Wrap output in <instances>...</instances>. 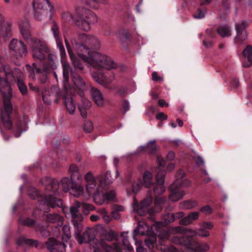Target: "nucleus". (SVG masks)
<instances>
[{
    "instance_id": "obj_1",
    "label": "nucleus",
    "mask_w": 252,
    "mask_h": 252,
    "mask_svg": "<svg viewBox=\"0 0 252 252\" xmlns=\"http://www.w3.org/2000/svg\"><path fill=\"white\" fill-rule=\"evenodd\" d=\"M0 91L2 94L3 105L0 107V130L5 140L8 139L4 137L2 128L10 130L12 127V121L10 115L13 107L11 102V88L7 79L0 78Z\"/></svg>"
},
{
    "instance_id": "obj_2",
    "label": "nucleus",
    "mask_w": 252,
    "mask_h": 252,
    "mask_svg": "<svg viewBox=\"0 0 252 252\" xmlns=\"http://www.w3.org/2000/svg\"><path fill=\"white\" fill-rule=\"evenodd\" d=\"M78 56L96 69H111L117 67L116 63L111 58L98 52H93L88 55L79 53Z\"/></svg>"
},
{
    "instance_id": "obj_3",
    "label": "nucleus",
    "mask_w": 252,
    "mask_h": 252,
    "mask_svg": "<svg viewBox=\"0 0 252 252\" xmlns=\"http://www.w3.org/2000/svg\"><path fill=\"white\" fill-rule=\"evenodd\" d=\"M42 182L46 185V189L49 192V194L45 195L42 201L44 204L52 208L56 206L62 207L63 206L62 200L56 197L58 194L59 182L55 179L49 177L46 178Z\"/></svg>"
},
{
    "instance_id": "obj_4",
    "label": "nucleus",
    "mask_w": 252,
    "mask_h": 252,
    "mask_svg": "<svg viewBox=\"0 0 252 252\" xmlns=\"http://www.w3.org/2000/svg\"><path fill=\"white\" fill-rule=\"evenodd\" d=\"M76 25L81 30L85 31H89L91 29V24L97 22L96 15L84 7L76 8Z\"/></svg>"
},
{
    "instance_id": "obj_5",
    "label": "nucleus",
    "mask_w": 252,
    "mask_h": 252,
    "mask_svg": "<svg viewBox=\"0 0 252 252\" xmlns=\"http://www.w3.org/2000/svg\"><path fill=\"white\" fill-rule=\"evenodd\" d=\"M78 37L82 44L79 47L78 54L81 53L88 55L93 52L91 51V49H94L99 47V41L95 36L85 33H80Z\"/></svg>"
},
{
    "instance_id": "obj_6",
    "label": "nucleus",
    "mask_w": 252,
    "mask_h": 252,
    "mask_svg": "<svg viewBox=\"0 0 252 252\" xmlns=\"http://www.w3.org/2000/svg\"><path fill=\"white\" fill-rule=\"evenodd\" d=\"M29 43L32 48V57L35 60L41 61L45 59L49 52V49L43 41L36 37H32Z\"/></svg>"
},
{
    "instance_id": "obj_7",
    "label": "nucleus",
    "mask_w": 252,
    "mask_h": 252,
    "mask_svg": "<svg viewBox=\"0 0 252 252\" xmlns=\"http://www.w3.org/2000/svg\"><path fill=\"white\" fill-rule=\"evenodd\" d=\"M86 190L89 195L94 196V202L98 205L102 204L104 202V197L101 194L102 191L101 187H97L95 182L86 183Z\"/></svg>"
},
{
    "instance_id": "obj_8",
    "label": "nucleus",
    "mask_w": 252,
    "mask_h": 252,
    "mask_svg": "<svg viewBox=\"0 0 252 252\" xmlns=\"http://www.w3.org/2000/svg\"><path fill=\"white\" fill-rule=\"evenodd\" d=\"M45 2L50 7V10H51L52 6L49 0H33L34 16L36 20H42L48 13L47 10L44 7L43 3Z\"/></svg>"
},
{
    "instance_id": "obj_9",
    "label": "nucleus",
    "mask_w": 252,
    "mask_h": 252,
    "mask_svg": "<svg viewBox=\"0 0 252 252\" xmlns=\"http://www.w3.org/2000/svg\"><path fill=\"white\" fill-rule=\"evenodd\" d=\"M9 49L20 57L26 56L28 53L26 45L22 40L16 38L11 40L9 44Z\"/></svg>"
},
{
    "instance_id": "obj_10",
    "label": "nucleus",
    "mask_w": 252,
    "mask_h": 252,
    "mask_svg": "<svg viewBox=\"0 0 252 252\" xmlns=\"http://www.w3.org/2000/svg\"><path fill=\"white\" fill-rule=\"evenodd\" d=\"M81 206V203L79 201H76L74 205L70 207V213L72 218V223L78 231L80 228V223L82 221L83 218L79 213V209Z\"/></svg>"
},
{
    "instance_id": "obj_11",
    "label": "nucleus",
    "mask_w": 252,
    "mask_h": 252,
    "mask_svg": "<svg viewBox=\"0 0 252 252\" xmlns=\"http://www.w3.org/2000/svg\"><path fill=\"white\" fill-rule=\"evenodd\" d=\"M165 175V172L161 169L159 170L157 175L156 183L153 186L154 192L157 195H160L165 190L164 186Z\"/></svg>"
},
{
    "instance_id": "obj_12",
    "label": "nucleus",
    "mask_w": 252,
    "mask_h": 252,
    "mask_svg": "<svg viewBox=\"0 0 252 252\" xmlns=\"http://www.w3.org/2000/svg\"><path fill=\"white\" fill-rule=\"evenodd\" d=\"M248 26V24L245 21H241L235 25V30L237 35L235 38V41L237 44H241L247 38V34L245 29Z\"/></svg>"
},
{
    "instance_id": "obj_13",
    "label": "nucleus",
    "mask_w": 252,
    "mask_h": 252,
    "mask_svg": "<svg viewBox=\"0 0 252 252\" xmlns=\"http://www.w3.org/2000/svg\"><path fill=\"white\" fill-rule=\"evenodd\" d=\"M178 183H173L170 187V194L169 199L172 202H176L181 199L185 194V191L177 187Z\"/></svg>"
},
{
    "instance_id": "obj_14",
    "label": "nucleus",
    "mask_w": 252,
    "mask_h": 252,
    "mask_svg": "<svg viewBox=\"0 0 252 252\" xmlns=\"http://www.w3.org/2000/svg\"><path fill=\"white\" fill-rule=\"evenodd\" d=\"M45 244L50 252H63L65 248L64 244L52 238H49Z\"/></svg>"
},
{
    "instance_id": "obj_15",
    "label": "nucleus",
    "mask_w": 252,
    "mask_h": 252,
    "mask_svg": "<svg viewBox=\"0 0 252 252\" xmlns=\"http://www.w3.org/2000/svg\"><path fill=\"white\" fill-rule=\"evenodd\" d=\"M99 245L100 248H95L94 252H112L113 250L116 252H121L122 249L121 245L119 243H115L113 246H111L106 244L103 241L99 243Z\"/></svg>"
},
{
    "instance_id": "obj_16",
    "label": "nucleus",
    "mask_w": 252,
    "mask_h": 252,
    "mask_svg": "<svg viewBox=\"0 0 252 252\" xmlns=\"http://www.w3.org/2000/svg\"><path fill=\"white\" fill-rule=\"evenodd\" d=\"M152 198L150 196L141 201L139 204L134 206V210L140 216H144L147 214V208L152 203Z\"/></svg>"
},
{
    "instance_id": "obj_17",
    "label": "nucleus",
    "mask_w": 252,
    "mask_h": 252,
    "mask_svg": "<svg viewBox=\"0 0 252 252\" xmlns=\"http://www.w3.org/2000/svg\"><path fill=\"white\" fill-rule=\"evenodd\" d=\"M42 94L44 101L47 104L52 101L53 97H55V101L56 102H58V99L60 98L59 90L55 87L51 88L50 92L48 90H45Z\"/></svg>"
},
{
    "instance_id": "obj_18",
    "label": "nucleus",
    "mask_w": 252,
    "mask_h": 252,
    "mask_svg": "<svg viewBox=\"0 0 252 252\" xmlns=\"http://www.w3.org/2000/svg\"><path fill=\"white\" fill-rule=\"evenodd\" d=\"M94 80L102 86H106L110 84L114 79L115 75L112 74L109 77L103 74H98L96 72L92 75Z\"/></svg>"
},
{
    "instance_id": "obj_19",
    "label": "nucleus",
    "mask_w": 252,
    "mask_h": 252,
    "mask_svg": "<svg viewBox=\"0 0 252 252\" xmlns=\"http://www.w3.org/2000/svg\"><path fill=\"white\" fill-rule=\"evenodd\" d=\"M185 173L183 170L178 171L176 174V179L174 183H178L177 187L179 188H187L190 185V182L188 179H184Z\"/></svg>"
},
{
    "instance_id": "obj_20",
    "label": "nucleus",
    "mask_w": 252,
    "mask_h": 252,
    "mask_svg": "<svg viewBox=\"0 0 252 252\" xmlns=\"http://www.w3.org/2000/svg\"><path fill=\"white\" fill-rule=\"evenodd\" d=\"M91 94L94 101L98 106L102 107L104 105V98L99 90L94 88H92Z\"/></svg>"
},
{
    "instance_id": "obj_21",
    "label": "nucleus",
    "mask_w": 252,
    "mask_h": 252,
    "mask_svg": "<svg viewBox=\"0 0 252 252\" xmlns=\"http://www.w3.org/2000/svg\"><path fill=\"white\" fill-rule=\"evenodd\" d=\"M45 220L50 223H57L59 226H62L64 218L57 213L47 214L45 215Z\"/></svg>"
},
{
    "instance_id": "obj_22",
    "label": "nucleus",
    "mask_w": 252,
    "mask_h": 252,
    "mask_svg": "<svg viewBox=\"0 0 252 252\" xmlns=\"http://www.w3.org/2000/svg\"><path fill=\"white\" fill-rule=\"evenodd\" d=\"M71 184L69 191L71 195L75 197H79L83 195L84 189L83 186L76 182L71 183Z\"/></svg>"
},
{
    "instance_id": "obj_23",
    "label": "nucleus",
    "mask_w": 252,
    "mask_h": 252,
    "mask_svg": "<svg viewBox=\"0 0 252 252\" xmlns=\"http://www.w3.org/2000/svg\"><path fill=\"white\" fill-rule=\"evenodd\" d=\"M171 242L172 243L176 245H184L188 249L189 246L191 245V240L188 236H175L172 238Z\"/></svg>"
},
{
    "instance_id": "obj_24",
    "label": "nucleus",
    "mask_w": 252,
    "mask_h": 252,
    "mask_svg": "<svg viewBox=\"0 0 252 252\" xmlns=\"http://www.w3.org/2000/svg\"><path fill=\"white\" fill-rule=\"evenodd\" d=\"M191 245L189 246V249L194 252H205L209 250L210 246L206 243H198L191 241Z\"/></svg>"
},
{
    "instance_id": "obj_25",
    "label": "nucleus",
    "mask_w": 252,
    "mask_h": 252,
    "mask_svg": "<svg viewBox=\"0 0 252 252\" xmlns=\"http://www.w3.org/2000/svg\"><path fill=\"white\" fill-rule=\"evenodd\" d=\"M69 173L71 183L80 181L82 179V176L79 172V168L75 164H71L69 168Z\"/></svg>"
},
{
    "instance_id": "obj_26",
    "label": "nucleus",
    "mask_w": 252,
    "mask_h": 252,
    "mask_svg": "<svg viewBox=\"0 0 252 252\" xmlns=\"http://www.w3.org/2000/svg\"><path fill=\"white\" fill-rule=\"evenodd\" d=\"M63 70V84L64 86L68 83L69 78V72H74L72 71L71 67L69 63L65 61L62 60Z\"/></svg>"
},
{
    "instance_id": "obj_27",
    "label": "nucleus",
    "mask_w": 252,
    "mask_h": 252,
    "mask_svg": "<svg viewBox=\"0 0 252 252\" xmlns=\"http://www.w3.org/2000/svg\"><path fill=\"white\" fill-rule=\"evenodd\" d=\"M143 179L144 185L147 188H151L155 184L153 174L149 171H145L143 176Z\"/></svg>"
},
{
    "instance_id": "obj_28",
    "label": "nucleus",
    "mask_w": 252,
    "mask_h": 252,
    "mask_svg": "<svg viewBox=\"0 0 252 252\" xmlns=\"http://www.w3.org/2000/svg\"><path fill=\"white\" fill-rule=\"evenodd\" d=\"M218 33L222 38L229 37L231 35L230 28L226 25H222L217 29Z\"/></svg>"
},
{
    "instance_id": "obj_29",
    "label": "nucleus",
    "mask_w": 252,
    "mask_h": 252,
    "mask_svg": "<svg viewBox=\"0 0 252 252\" xmlns=\"http://www.w3.org/2000/svg\"><path fill=\"white\" fill-rule=\"evenodd\" d=\"M17 243L19 245L25 244L28 246H34L35 247H37L38 244V242L37 240L32 239H26L24 237L19 238L17 240Z\"/></svg>"
},
{
    "instance_id": "obj_30",
    "label": "nucleus",
    "mask_w": 252,
    "mask_h": 252,
    "mask_svg": "<svg viewBox=\"0 0 252 252\" xmlns=\"http://www.w3.org/2000/svg\"><path fill=\"white\" fill-rule=\"evenodd\" d=\"M71 77L74 84L79 89H83L84 88L85 83L79 75L75 73V72H71Z\"/></svg>"
},
{
    "instance_id": "obj_31",
    "label": "nucleus",
    "mask_w": 252,
    "mask_h": 252,
    "mask_svg": "<svg viewBox=\"0 0 252 252\" xmlns=\"http://www.w3.org/2000/svg\"><path fill=\"white\" fill-rule=\"evenodd\" d=\"M65 104L68 113L71 115L73 114L76 109V104L73 98L65 97Z\"/></svg>"
},
{
    "instance_id": "obj_32",
    "label": "nucleus",
    "mask_w": 252,
    "mask_h": 252,
    "mask_svg": "<svg viewBox=\"0 0 252 252\" xmlns=\"http://www.w3.org/2000/svg\"><path fill=\"white\" fill-rule=\"evenodd\" d=\"M26 125L24 121H20L16 124L15 129L14 131L15 136L17 137H19L21 134L26 130Z\"/></svg>"
},
{
    "instance_id": "obj_33",
    "label": "nucleus",
    "mask_w": 252,
    "mask_h": 252,
    "mask_svg": "<svg viewBox=\"0 0 252 252\" xmlns=\"http://www.w3.org/2000/svg\"><path fill=\"white\" fill-rule=\"evenodd\" d=\"M198 205V202L195 200H187L181 202L179 208L181 209H191Z\"/></svg>"
},
{
    "instance_id": "obj_34",
    "label": "nucleus",
    "mask_w": 252,
    "mask_h": 252,
    "mask_svg": "<svg viewBox=\"0 0 252 252\" xmlns=\"http://www.w3.org/2000/svg\"><path fill=\"white\" fill-rule=\"evenodd\" d=\"M169 230L171 235H175L176 234H186V228L180 226L169 227Z\"/></svg>"
},
{
    "instance_id": "obj_35",
    "label": "nucleus",
    "mask_w": 252,
    "mask_h": 252,
    "mask_svg": "<svg viewBox=\"0 0 252 252\" xmlns=\"http://www.w3.org/2000/svg\"><path fill=\"white\" fill-rule=\"evenodd\" d=\"M84 4L92 8L96 9L99 6L98 0H80Z\"/></svg>"
},
{
    "instance_id": "obj_36",
    "label": "nucleus",
    "mask_w": 252,
    "mask_h": 252,
    "mask_svg": "<svg viewBox=\"0 0 252 252\" xmlns=\"http://www.w3.org/2000/svg\"><path fill=\"white\" fill-rule=\"evenodd\" d=\"M48 68L46 66L44 67L42 70L41 69L38 68H37L36 69V73L40 74L42 75V78L40 79V82L42 83H45L46 81V79H47L46 73L48 72Z\"/></svg>"
},
{
    "instance_id": "obj_37",
    "label": "nucleus",
    "mask_w": 252,
    "mask_h": 252,
    "mask_svg": "<svg viewBox=\"0 0 252 252\" xmlns=\"http://www.w3.org/2000/svg\"><path fill=\"white\" fill-rule=\"evenodd\" d=\"M60 184L64 192H68L70 187L69 186V179L68 177H63L60 182Z\"/></svg>"
},
{
    "instance_id": "obj_38",
    "label": "nucleus",
    "mask_w": 252,
    "mask_h": 252,
    "mask_svg": "<svg viewBox=\"0 0 252 252\" xmlns=\"http://www.w3.org/2000/svg\"><path fill=\"white\" fill-rule=\"evenodd\" d=\"M156 140L151 141L147 143L148 153L154 154L157 150V146L155 144Z\"/></svg>"
},
{
    "instance_id": "obj_39",
    "label": "nucleus",
    "mask_w": 252,
    "mask_h": 252,
    "mask_svg": "<svg viewBox=\"0 0 252 252\" xmlns=\"http://www.w3.org/2000/svg\"><path fill=\"white\" fill-rule=\"evenodd\" d=\"M148 226L143 221H139L138 222V226L137 230L140 235H144L145 233L148 230Z\"/></svg>"
},
{
    "instance_id": "obj_40",
    "label": "nucleus",
    "mask_w": 252,
    "mask_h": 252,
    "mask_svg": "<svg viewBox=\"0 0 252 252\" xmlns=\"http://www.w3.org/2000/svg\"><path fill=\"white\" fill-rule=\"evenodd\" d=\"M119 175V172L118 171H116V174L115 178H112L111 177V173L109 171L106 172L105 177H104V182L106 184H110L112 183L116 178L117 176Z\"/></svg>"
},
{
    "instance_id": "obj_41",
    "label": "nucleus",
    "mask_w": 252,
    "mask_h": 252,
    "mask_svg": "<svg viewBox=\"0 0 252 252\" xmlns=\"http://www.w3.org/2000/svg\"><path fill=\"white\" fill-rule=\"evenodd\" d=\"M170 235L168 228L167 230H161L158 235V237L162 240H165L169 238Z\"/></svg>"
},
{
    "instance_id": "obj_42",
    "label": "nucleus",
    "mask_w": 252,
    "mask_h": 252,
    "mask_svg": "<svg viewBox=\"0 0 252 252\" xmlns=\"http://www.w3.org/2000/svg\"><path fill=\"white\" fill-rule=\"evenodd\" d=\"M63 239L67 241L71 237V234L70 232V228L68 225H64L63 227Z\"/></svg>"
},
{
    "instance_id": "obj_43",
    "label": "nucleus",
    "mask_w": 252,
    "mask_h": 252,
    "mask_svg": "<svg viewBox=\"0 0 252 252\" xmlns=\"http://www.w3.org/2000/svg\"><path fill=\"white\" fill-rule=\"evenodd\" d=\"M243 55L248 59V60L252 59V46H247L243 52Z\"/></svg>"
},
{
    "instance_id": "obj_44",
    "label": "nucleus",
    "mask_w": 252,
    "mask_h": 252,
    "mask_svg": "<svg viewBox=\"0 0 252 252\" xmlns=\"http://www.w3.org/2000/svg\"><path fill=\"white\" fill-rule=\"evenodd\" d=\"M92 231L91 230H87L85 231L83 234V240L79 242L80 244H82L83 242H88L93 239V237L91 235Z\"/></svg>"
},
{
    "instance_id": "obj_45",
    "label": "nucleus",
    "mask_w": 252,
    "mask_h": 252,
    "mask_svg": "<svg viewBox=\"0 0 252 252\" xmlns=\"http://www.w3.org/2000/svg\"><path fill=\"white\" fill-rule=\"evenodd\" d=\"M17 85L22 94H26L27 93V88L23 81L22 80H18Z\"/></svg>"
},
{
    "instance_id": "obj_46",
    "label": "nucleus",
    "mask_w": 252,
    "mask_h": 252,
    "mask_svg": "<svg viewBox=\"0 0 252 252\" xmlns=\"http://www.w3.org/2000/svg\"><path fill=\"white\" fill-rule=\"evenodd\" d=\"M71 60L72 61V64L74 67L80 70H83L84 68V66L82 63L77 59L73 57V54L71 55V57H70Z\"/></svg>"
},
{
    "instance_id": "obj_47",
    "label": "nucleus",
    "mask_w": 252,
    "mask_h": 252,
    "mask_svg": "<svg viewBox=\"0 0 252 252\" xmlns=\"http://www.w3.org/2000/svg\"><path fill=\"white\" fill-rule=\"evenodd\" d=\"M142 183L140 179H138L134 181L132 185L133 191L136 193L142 187Z\"/></svg>"
},
{
    "instance_id": "obj_48",
    "label": "nucleus",
    "mask_w": 252,
    "mask_h": 252,
    "mask_svg": "<svg viewBox=\"0 0 252 252\" xmlns=\"http://www.w3.org/2000/svg\"><path fill=\"white\" fill-rule=\"evenodd\" d=\"M51 30L56 39H58L59 35V28L57 23L55 22L52 23Z\"/></svg>"
},
{
    "instance_id": "obj_49",
    "label": "nucleus",
    "mask_w": 252,
    "mask_h": 252,
    "mask_svg": "<svg viewBox=\"0 0 252 252\" xmlns=\"http://www.w3.org/2000/svg\"><path fill=\"white\" fill-rule=\"evenodd\" d=\"M56 42L58 47L60 51L61 58H63L65 56V51L63 45L59 38L56 39Z\"/></svg>"
},
{
    "instance_id": "obj_50",
    "label": "nucleus",
    "mask_w": 252,
    "mask_h": 252,
    "mask_svg": "<svg viewBox=\"0 0 252 252\" xmlns=\"http://www.w3.org/2000/svg\"><path fill=\"white\" fill-rule=\"evenodd\" d=\"M197 236L202 237H208L210 236L209 232L203 227L197 229Z\"/></svg>"
},
{
    "instance_id": "obj_51",
    "label": "nucleus",
    "mask_w": 252,
    "mask_h": 252,
    "mask_svg": "<svg viewBox=\"0 0 252 252\" xmlns=\"http://www.w3.org/2000/svg\"><path fill=\"white\" fill-rule=\"evenodd\" d=\"M2 71L5 73L7 77L10 76L12 74V70L9 65L7 64H3L2 65Z\"/></svg>"
},
{
    "instance_id": "obj_52",
    "label": "nucleus",
    "mask_w": 252,
    "mask_h": 252,
    "mask_svg": "<svg viewBox=\"0 0 252 252\" xmlns=\"http://www.w3.org/2000/svg\"><path fill=\"white\" fill-rule=\"evenodd\" d=\"M85 180L87 183H93L95 182L94 177L93 174L91 172H88L85 176Z\"/></svg>"
},
{
    "instance_id": "obj_53",
    "label": "nucleus",
    "mask_w": 252,
    "mask_h": 252,
    "mask_svg": "<svg viewBox=\"0 0 252 252\" xmlns=\"http://www.w3.org/2000/svg\"><path fill=\"white\" fill-rule=\"evenodd\" d=\"M21 223L23 225L32 227L35 224V220L32 219L27 218L26 220H22L21 221Z\"/></svg>"
},
{
    "instance_id": "obj_54",
    "label": "nucleus",
    "mask_w": 252,
    "mask_h": 252,
    "mask_svg": "<svg viewBox=\"0 0 252 252\" xmlns=\"http://www.w3.org/2000/svg\"><path fill=\"white\" fill-rule=\"evenodd\" d=\"M94 129L93 125L90 121L86 122L84 125V129L87 133H90L93 131Z\"/></svg>"
},
{
    "instance_id": "obj_55",
    "label": "nucleus",
    "mask_w": 252,
    "mask_h": 252,
    "mask_svg": "<svg viewBox=\"0 0 252 252\" xmlns=\"http://www.w3.org/2000/svg\"><path fill=\"white\" fill-rule=\"evenodd\" d=\"M20 29H30V25L29 22L27 20L21 21L19 23Z\"/></svg>"
},
{
    "instance_id": "obj_56",
    "label": "nucleus",
    "mask_w": 252,
    "mask_h": 252,
    "mask_svg": "<svg viewBox=\"0 0 252 252\" xmlns=\"http://www.w3.org/2000/svg\"><path fill=\"white\" fill-rule=\"evenodd\" d=\"M20 32L23 37L25 39L30 40L31 39H30L31 37L30 29H20Z\"/></svg>"
},
{
    "instance_id": "obj_57",
    "label": "nucleus",
    "mask_w": 252,
    "mask_h": 252,
    "mask_svg": "<svg viewBox=\"0 0 252 252\" xmlns=\"http://www.w3.org/2000/svg\"><path fill=\"white\" fill-rule=\"evenodd\" d=\"M101 194L103 195L104 200L106 199L108 201L112 200L115 197V193L114 191H110L108 192H106L105 195L103 193H102Z\"/></svg>"
},
{
    "instance_id": "obj_58",
    "label": "nucleus",
    "mask_w": 252,
    "mask_h": 252,
    "mask_svg": "<svg viewBox=\"0 0 252 252\" xmlns=\"http://www.w3.org/2000/svg\"><path fill=\"white\" fill-rule=\"evenodd\" d=\"M200 211L206 215H209L212 213L213 210L210 206H205L200 209Z\"/></svg>"
},
{
    "instance_id": "obj_59",
    "label": "nucleus",
    "mask_w": 252,
    "mask_h": 252,
    "mask_svg": "<svg viewBox=\"0 0 252 252\" xmlns=\"http://www.w3.org/2000/svg\"><path fill=\"white\" fill-rule=\"evenodd\" d=\"M152 80L155 82H162L163 80V77L159 76L156 71H154L152 74Z\"/></svg>"
},
{
    "instance_id": "obj_60",
    "label": "nucleus",
    "mask_w": 252,
    "mask_h": 252,
    "mask_svg": "<svg viewBox=\"0 0 252 252\" xmlns=\"http://www.w3.org/2000/svg\"><path fill=\"white\" fill-rule=\"evenodd\" d=\"M62 18L65 22H69L72 20V14L69 12H65L62 13Z\"/></svg>"
},
{
    "instance_id": "obj_61",
    "label": "nucleus",
    "mask_w": 252,
    "mask_h": 252,
    "mask_svg": "<svg viewBox=\"0 0 252 252\" xmlns=\"http://www.w3.org/2000/svg\"><path fill=\"white\" fill-rule=\"evenodd\" d=\"M188 216H189L192 223L193 220L198 219L199 217V213L198 212H191Z\"/></svg>"
},
{
    "instance_id": "obj_62",
    "label": "nucleus",
    "mask_w": 252,
    "mask_h": 252,
    "mask_svg": "<svg viewBox=\"0 0 252 252\" xmlns=\"http://www.w3.org/2000/svg\"><path fill=\"white\" fill-rule=\"evenodd\" d=\"M173 222L179 219L182 218L185 216L183 212H178L175 213H172Z\"/></svg>"
},
{
    "instance_id": "obj_63",
    "label": "nucleus",
    "mask_w": 252,
    "mask_h": 252,
    "mask_svg": "<svg viewBox=\"0 0 252 252\" xmlns=\"http://www.w3.org/2000/svg\"><path fill=\"white\" fill-rule=\"evenodd\" d=\"M179 223L181 225H188L190 223H191V220L189 218V216H187L182 219H181Z\"/></svg>"
},
{
    "instance_id": "obj_64",
    "label": "nucleus",
    "mask_w": 252,
    "mask_h": 252,
    "mask_svg": "<svg viewBox=\"0 0 252 252\" xmlns=\"http://www.w3.org/2000/svg\"><path fill=\"white\" fill-rule=\"evenodd\" d=\"M172 213H168L165 214L163 217V220L166 223H170L173 222Z\"/></svg>"
}]
</instances>
